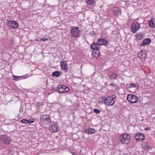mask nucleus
Listing matches in <instances>:
<instances>
[{"label": "nucleus", "mask_w": 155, "mask_h": 155, "mask_svg": "<svg viewBox=\"0 0 155 155\" xmlns=\"http://www.w3.org/2000/svg\"><path fill=\"white\" fill-rule=\"evenodd\" d=\"M1 140L3 141L4 142L7 144H9L10 143L11 140L8 136L5 135H2L0 136Z\"/></svg>", "instance_id": "nucleus-9"}, {"label": "nucleus", "mask_w": 155, "mask_h": 155, "mask_svg": "<svg viewBox=\"0 0 155 155\" xmlns=\"http://www.w3.org/2000/svg\"><path fill=\"white\" fill-rule=\"evenodd\" d=\"M60 72L58 71H55L53 72L52 74V76L56 77H58L60 75Z\"/></svg>", "instance_id": "nucleus-19"}, {"label": "nucleus", "mask_w": 155, "mask_h": 155, "mask_svg": "<svg viewBox=\"0 0 155 155\" xmlns=\"http://www.w3.org/2000/svg\"><path fill=\"white\" fill-rule=\"evenodd\" d=\"M136 86V84L134 83H132L130 84V87H135Z\"/></svg>", "instance_id": "nucleus-30"}, {"label": "nucleus", "mask_w": 155, "mask_h": 155, "mask_svg": "<svg viewBox=\"0 0 155 155\" xmlns=\"http://www.w3.org/2000/svg\"><path fill=\"white\" fill-rule=\"evenodd\" d=\"M109 78H110V79H116L117 78V74H115L114 72H112L111 74H109Z\"/></svg>", "instance_id": "nucleus-17"}, {"label": "nucleus", "mask_w": 155, "mask_h": 155, "mask_svg": "<svg viewBox=\"0 0 155 155\" xmlns=\"http://www.w3.org/2000/svg\"><path fill=\"white\" fill-rule=\"evenodd\" d=\"M47 117H48V116L46 115L43 116L42 117H41L40 120L41 122L42 123L43 122L44 120H45V119H46Z\"/></svg>", "instance_id": "nucleus-24"}, {"label": "nucleus", "mask_w": 155, "mask_h": 155, "mask_svg": "<svg viewBox=\"0 0 155 155\" xmlns=\"http://www.w3.org/2000/svg\"><path fill=\"white\" fill-rule=\"evenodd\" d=\"M57 90L59 93H66L69 91V88L65 85L60 84L58 87Z\"/></svg>", "instance_id": "nucleus-5"}, {"label": "nucleus", "mask_w": 155, "mask_h": 155, "mask_svg": "<svg viewBox=\"0 0 155 155\" xmlns=\"http://www.w3.org/2000/svg\"><path fill=\"white\" fill-rule=\"evenodd\" d=\"M149 24V26L151 28H154L155 27L154 26V24L153 22V20L152 18L151 19V20H150Z\"/></svg>", "instance_id": "nucleus-22"}, {"label": "nucleus", "mask_w": 155, "mask_h": 155, "mask_svg": "<svg viewBox=\"0 0 155 155\" xmlns=\"http://www.w3.org/2000/svg\"><path fill=\"white\" fill-rule=\"evenodd\" d=\"M143 34L142 33H137L136 35V36L137 38L139 40H141L143 37Z\"/></svg>", "instance_id": "nucleus-18"}, {"label": "nucleus", "mask_w": 155, "mask_h": 155, "mask_svg": "<svg viewBox=\"0 0 155 155\" xmlns=\"http://www.w3.org/2000/svg\"><path fill=\"white\" fill-rule=\"evenodd\" d=\"M140 28V25L137 22L134 23L131 25L130 30L133 33H135Z\"/></svg>", "instance_id": "nucleus-6"}, {"label": "nucleus", "mask_w": 155, "mask_h": 155, "mask_svg": "<svg viewBox=\"0 0 155 155\" xmlns=\"http://www.w3.org/2000/svg\"><path fill=\"white\" fill-rule=\"evenodd\" d=\"M144 144H145V143H144L143 144H142V146H144ZM147 144V143H145V145L146 146H143V147L144 148H145L146 149H148L149 148V147L148 146Z\"/></svg>", "instance_id": "nucleus-29"}, {"label": "nucleus", "mask_w": 155, "mask_h": 155, "mask_svg": "<svg viewBox=\"0 0 155 155\" xmlns=\"http://www.w3.org/2000/svg\"><path fill=\"white\" fill-rule=\"evenodd\" d=\"M146 51L145 50L143 49L139 52L138 56L140 58L142 59L145 58L146 57Z\"/></svg>", "instance_id": "nucleus-13"}, {"label": "nucleus", "mask_w": 155, "mask_h": 155, "mask_svg": "<svg viewBox=\"0 0 155 155\" xmlns=\"http://www.w3.org/2000/svg\"><path fill=\"white\" fill-rule=\"evenodd\" d=\"M150 129V127H147L145 129V130H149Z\"/></svg>", "instance_id": "nucleus-34"}, {"label": "nucleus", "mask_w": 155, "mask_h": 155, "mask_svg": "<svg viewBox=\"0 0 155 155\" xmlns=\"http://www.w3.org/2000/svg\"><path fill=\"white\" fill-rule=\"evenodd\" d=\"M51 120L50 118H49V117L48 116V117L45 119V120H44L43 122L42 123H45V124H49L51 122Z\"/></svg>", "instance_id": "nucleus-23"}, {"label": "nucleus", "mask_w": 155, "mask_h": 155, "mask_svg": "<svg viewBox=\"0 0 155 155\" xmlns=\"http://www.w3.org/2000/svg\"><path fill=\"white\" fill-rule=\"evenodd\" d=\"M86 3L89 5H91L94 3L95 1L94 0H87Z\"/></svg>", "instance_id": "nucleus-25"}, {"label": "nucleus", "mask_w": 155, "mask_h": 155, "mask_svg": "<svg viewBox=\"0 0 155 155\" xmlns=\"http://www.w3.org/2000/svg\"><path fill=\"white\" fill-rule=\"evenodd\" d=\"M151 42V39L150 38H147L143 40L142 43L140 45L143 46L146 45H148Z\"/></svg>", "instance_id": "nucleus-16"}, {"label": "nucleus", "mask_w": 155, "mask_h": 155, "mask_svg": "<svg viewBox=\"0 0 155 155\" xmlns=\"http://www.w3.org/2000/svg\"><path fill=\"white\" fill-rule=\"evenodd\" d=\"M7 25L11 29H17L18 26V24L17 22L13 21H8Z\"/></svg>", "instance_id": "nucleus-7"}, {"label": "nucleus", "mask_w": 155, "mask_h": 155, "mask_svg": "<svg viewBox=\"0 0 155 155\" xmlns=\"http://www.w3.org/2000/svg\"><path fill=\"white\" fill-rule=\"evenodd\" d=\"M90 34L92 35H96L95 33H94V31H91L90 32Z\"/></svg>", "instance_id": "nucleus-32"}, {"label": "nucleus", "mask_w": 155, "mask_h": 155, "mask_svg": "<svg viewBox=\"0 0 155 155\" xmlns=\"http://www.w3.org/2000/svg\"><path fill=\"white\" fill-rule=\"evenodd\" d=\"M154 118L155 120V116L154 117Z\"/></svg>", "instance_id": "nucleus-38"}, {"label": "nucleus", "mask_w": 155, "mask_h": 155, "mask_svg": "<svg viewBox=\"0 0 155 155\" xmlns=\"http://www.w3.org/2000/svg\"><path fill=\"white\" fill-rule=\"evenodd\" d=\"M135 138L137 141H141L144 139L145 136L143 134L139 133L136 135Z\"/></svg>", "instance_id": "nucleus-10"}, {"label": "nucleus", "mask_w": 155, "mask_h": 155, "mask_svg": "<svg viewBox=\"0 0 155 155\" xmlns=\"http://www.w3.org/2000/svg\"><path fill=\"white\" fill-rule=\"evenodd\" d=\"M60 66L61 69L64 70L66 71L68 70L67 68L68 65L65 61H63L61 62L60 63Z\"/></svg>", "instance_id": "nucleus-14"}, {"label": "nucleus", "mask_w": 155, "mask_h": 155, "mask_svg": "<svg viewBox=\"0 0 155 155\" xmlns=\"http://www.w3.org/2000/svg\"><path fill=\"white\" fill-rule=\"evenodd\" d=\"M70 33L72 37L78 38L81 35L80 30L77 27H73L70 31Z\"/></svg>", "instance_id": "nucleus-3"}, {"label": "nucleus", "mask_w": 155, "mask_h": 155, "mask_svg": "<svg viewBox=\"0 0 155 155\" xmlns=\"http://www.w3.org/2000/svg\"><path fill=\"white\" fill-rule=\"evenodd\" d=\"M116 96L115 95H112L111 97V98L112 99V100H114V99L115 98Z\"/></svg>", "instance_id": "nucleus-31"}, {"label": "nucleus", "mask_w": 155, "mask_h": 155, "mask_svg": "<svg viewBox=\"0 0 155 155\" xmlns=\"http://www.w3.org/2000/svg\"><path fill=\"white\" fill-rule=\"evenodd\" d=\"M38 104H39V103H37V104H36V106H37V107H38Z\"/></svg>", "instance_id": "nucleus-36"}, {"label": "nucleus", "mask_w": 155, "mask_h": 155, "mask_svg": "<svg viewBox=\"0 0 155 155\" xmlns=\"http://www.w3.org/2000/svg\"><path fill=\"white\" fill-rule=\"evenodd\" d=\"M119 139L120 142L122 143H128L130 139V137L129 134L127 133H125L121 136Z\"/></svg>", "instance_id": "nucleus-2"}, {"label": "nucleus", "mask_w": 155, "mask_h": 155, "mask_svg": "<svg viewBox=\"0 0 155 155\" xmlns=\"http://www.w3.org/2000/svg\"><path fill=\"white\" fill-rule=\"evenodd\" d=\"M108 42L105 39L100 38L97 40V43H94L90 46V48H99L101 45L106 46Z\"/></svg>", "instance_id": "nucleus-1"}, {"label": "nucleus", "mask_w": 155, "mask_h": 155, "mask_svg": "<svg viewBox=\"0 0 155 155\" xmlns=\"http://www.w3.org/2000/svg\"><path fill=\"white\" fill-rule=\"evenodd\" d=\"M120 9V8L117 7H114L113 9V13L116 16L118 15L119 14H121Z\"/></svg>", "instance_id": "nucleus-15"}, {"label": "nucleus", "mask_w": 155, "mask_h": 155, "mask_svg": "<svg viewBox=\"0 0 155 155\" xmlns=\"http://www.w3.org/2000/svg\"><path fill=\"white\" fill-rule=\"evenodd\" d=\"M36 41H38V40H36Z\"/></svg>", "instance_id": "nucleus-39"}, {"label": "nucleus", "mask_w": 155, "mask_h": 155, "mask_svg": "<svg viewBox=\"0 0 155 155\" xmlns=\"http://www.w3.org/2000/svg\"><path fill=\"white\" fill-rule=\"evenodd\" d=\"M23 76H18L13 75L12 76L13 79L15 81H18L21 78H22Z\"/></svg>", "instance_id": "nucleus-21"}, {"label": "nucleus", "mask_w": 155, "mask_h": 155, "mask_svg": "<svg viewBox=\"0 0 155 155\" xmlns=\"http://www.w3.org/2000/svg\"><path fill=\"white\" fill-rule=\"evenodd\" d=\"M59 127L57 124H53L50 127V130L52 132H56L58 131Z\"/></svg>", "instance_id": "nucleus-12"}, {"label": "nucleus", "mask_w": 155, "mask_h": 155, "mask_svg": "<svg viewBox=\"0 0 155 155\" xmlns=\"http://www.w3.org/2000/svg\"><path fill=\"white\" fill-rule=\"evenodd\" d=\"M96 132V131L94 129L92 128H88V129L87 133L88 134H92Z\"/></svg>", "instance_id": "nucleus-20"}, {"label": "nucleus", "mask_w": 155, "mask_h": 155, "mask_svg": "<svg viewBox=\"0 0 155 155\" xmlns=\"http://www.w3.org/2000/svg\"><path fill=\"white\" fill-rule=\"evenodd\" d=\"M34 121V120L31 118L27 120L28 123H32Z\"/></svg>", "instance_id": "nucleus-27"}, {"label": "nucleus", "mask_w": 155, "mask_h": 155, "mask_svg": "<svg viewBox=\"0 0 155 155\" xmlns=\"http://www.w3.org/2000/svg\"><path fill=\"white\" fill-rule=\"evenodd\" d=\"M115 103V101L112 100L111 97H108L106 98L105 100V103L108 106L113 105Z\"/></svg>", "instance_id": "nucleus-8"}, {"label": "nucleus", "mask_w": 155, "mask_h": 155, "mask_svg": "<svg viewBox=\"0 0 155 155\" xmlns=\"http://www.w3.org/2000/svg\"><path fill=\"white\" fill-rule=\"evenodd\" d=\"M20 122L23 124H27V119H22L20 121Z\"/></svg>", "instance_id": "nucleus-26"}, {"label": "nucleus", "mask_w": 155, "mask_h": 155, "mask_svg": "<svg viewBox=\"0 0 155 155\" xmlns=\"http://www.w3.org/2000/svg\"><path fill=\"white\" fill-rule=\"evenodd\" d=\"M127 100L129 102L134 104L138 102V98L134 95L129 94L127 96Z\"/></svg>", "instance_id": "nucleus-4"}, {"label": "nucleus", "mask_w": 155, "mask_h": 155, "mask_svg": "<svg viewBox=\"0 0 155 155\" xmlns=\"http://www.w3.org/2000/svg\"><path fill=\"white\" fill-rule=\"evenodd\" d=\"M114 85V83H111L110 84V85L113 86Z\"/></svg>", "instance_id": "nucleus-35"}, {"label": "nucleus", "mask_w": 155, "mask_h": 155, "mask_svg": "<svg viewBox=\"0 0 155 155\" xmlns=\"http://www.w3.org/2000/svg\"><path fill=\"white\" fill-rule=\"evenodd\" d=\"M38 70V69H37L36 68V69H35V71H37V70Z\"/></svg>", "instance_id": "nucleus-37"}, {"label": "nucleus", "mask_w": 155, "mask_h": 155, "mask_svg": "<svg viewBox=\"0 0 155 155\" xmlns=\"http://www.w3.org/2000/svg\"><path fill=\"white\" fill-rule=\"evenodd\" d=\"M48 39H44V38H41V39H40V41H47V40H48Z\"/></svg>", "instance_id": "nucleus-33"}, {"label": "nucleus", "mask_w": 155, "mask_h": 155, "mask_svg": "<svg viewBox=\"0 0 155 155\" xmlns=\"http://www.w3.org/2000/svg\"><path fill=\"white\" fill-rule=\"evenodd\" d=\"M93 51L92 53V55L96 58H98L100 55V53L99 49H92Z\"/></svg>", "instance_id": "nucleus-11"}, {"label": "nucleus", "mask_w": 155, "mask_h": 155, "mask_svg": "<svg viewBox=\"0 0 155 155\" xmlns=\"http://www.w3.org/2000/svg\"><path fill=\"white\" fill-rule=\"evenodd\" d=\"M94 112L97 114H99L100 113V111L97 109H94Z\"/></svg>", "instance_id": "nucleus-28"}]
</instances>
